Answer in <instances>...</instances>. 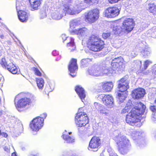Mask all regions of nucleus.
I'll return each mask as SVG.
<instances>
[{
  "label": "nucleus",
  "instance_id": "nucleus-1",
  "mask_svg": "<svg viewBox=\"0 0 156 156\" xmlns=\"http://www.w3.org/2000/svg\"><path fill=\"white\" fill-rule=\"evenodd\" d=\"M146 106L141 102L136 104L126 115V122L132 125L133 124L138 122L139 126H141V114L144 112Z\"/></svg>",
  "mask_w": 156,
  "mask_h": 156
},
{
  "label": "nucleus",
  "instance_id": "nucleus-2",
  "mask_svg": "<svg viewBox=\"0 0 156 156\" xmlns=\"http://www.w3.org/2000/svg\"><path fill=\"white\" fill-rule=\"evenodd\" d=\"M118 87L119 92L118 93L117 96L118 102L121 106H122L125 105L124 101L127 97V92L126 90L129 87L128 76H125L121 79L118 81Z\"/></svg>",
  "mask_w": 156,
  "mask_h": 156
},
{
  "label": "nucleus",
  "instance_id": "nucleus-3",
  "mask_svg": "<svg viewBox=\"0 0 156 156\" xmlns=\"http://www.w3.org/2000/svg\"><path fill=\"white\" fill-rule=\"evenodd\" d=\"M119 152L122 154H126L129 151L131 145L129 140L125 136L119 134L114 138Z\"/></svg>",
  "mask_w": 156,
  "mask_h": 156
},
{
  "label": "nucleus",
  "instance_id": "nucleus-4",
  "mask_svg": "<svg viewBox=\"0 0 156 156\" xmlns=\"http://www.w3.org/2000/svg\"><path fill=\"white\" fill-rule=\"evenodd\" d=\"M78 14L74 7L72 8L67 5H63L62 8H59L55 11L51 15L52 18L55 20H60L66 14L74 15Z\"/></svg>",
  "mask_w": 156,
  "mask_h": 156
},
{
  "label": "nucleus",
  "instance_id": "nucleus-5",
  "mask_svg": "<svg viewBox=\"0 0 156 156\" xmlns=\"http://www.w3.org/2000/svg\"><path fill=\"white\" fill-rule=\"evenodd\" d=\"M87 42L90 49L94 52L100 51L104 47V42L100 38L94 35L90 37Z\"/></svg>",
  "mask_w": 156,
  "mask_h": 156
},
{
  "label": "nucleus",
  "instance_id": "nucleus-6",
  "mask_svg": "<svg viewBox=\"0 0 156 156\" xmlns=\"http://www.w3.org/2000/svg\"><path fill=\"white\" fill-rule=\"evenodd\" d=\"M112 70H108V65L105 64L100 67L96 66H92L88 69V72L90 75L98 76L104 74L110 76L112 74Z\"/></svg>",
  "mask_w": 156,
  "mask_h": 156
},
{
  "label": "nucleus",
  "instance_id": "nucleus-7",
  "mask_svg": "<svg viewBox=\"0 0 156 156\" xmlns=\"http://www.w3.org/2000/svg\"><path fill=\"white\" fill-rule=\"evenodd\" d=\"M34 99V96L30 94L27 97L20 99L17 104L15 103L16 109L20 112L27 110L31 107L32 102L35 100Z\"/></svg>",
  "mask_w": 156,
  "mask_h": 156
},
{
  "label": "nucleus",
  "instance_id": "nucleus-8",
  "mask_svg": "<svg viewBox=\"0 0 156 156\" xmlns=\"http://www.w3.org/2000/svg\"><path fill=\"white\" fill-rule=\"evenodd\" d=\"M82 108H79L75 117V123L77 126L81 127L85 126L88 123V117L87 114L81 112Z\"/></svg>",
  "mask_w": 156,
  "mask_h": 156
},
{
  "label": "nucleus",
  "instance_id": "nucleus-9",
  "mask_svg": "<svg viewBox=\"0 0 156 156\" xmlns=\"http://www.w3.org/2000/svg\"><path fill=\"white\" fill-rule=\"evenodd\" d=\"M99 0H78L76 6L74 7L78 14L85 9L87 5H93L98 3Z\"/></svg>",
  "mask_w": 156,
  "mask_h": 156
},
{
  "label": "nucleus",
  "instance_id": "nucleus-10",
  "mask_svg": "<svg viewBox=\"0 0 156 156\" xmlns=\"http://www.w3.org/2000/svg\"><path fill=\"white\" fill-rule=\"evenodd\" d=\"M99 16V10L97 9L91 10L85 14V21L92 23L95 22Z\"/></svg>",
  "mask_w": 156,
  "mask_h": 156
},
{
  "label": "nucleus",
  "instance_id": "nucleus-11",
  "mask_svg": "<svg viewBox=\"0 0 156 156\" xmlns=\"http://www.w3.org/2000/svg\"><path fill=\"white\" fill-rule=\"evenodd\" d=\"M44 125L43 119L36 117L31 122L30 125L31 130L34 132H37L41 129Z\"/></svg>",
  "mask_w": 156,
  "mask_h": 156
},
{
  "label": "nucleus",
  "instance_id": "nucleus-12",
  "mask_svg": "<svg viewBox=\"0 0 156 156\" xmlns=\"http://www.w3.org/2000/svg\"><path fill=\"white\" fill-rule=\"evenodd\" d=\"M120 10L116 7L107 8L104 11V15L107 18H114L119 14Z\"/></svg>",
  "mask_w": 156,
  "mask_h": 156
},
{
  "label": "nucleus",
  "instance_id": "nucleus-13",
  "mask_svg": "<svg viewBox=\"0 0 156 156\" xmlns=\"http://www.w3.org/2000/svg\"><path fill=\"white\" fill-rule=\"evenodd\" d=\"M102 98L103 103L109 108H112L114 105V99L112 95L109 94H101L100 95Z\"/></svg>",
  "mask_w": 156,
  "mask_h": 156
},
{
  "label": "nucleus",
  "instance_id": "nucleus-14",
  "mask_svg": "<svg viewBox=\"0 0 156 156\" xmlns=\"http://www.w3.org/2000/svg\"><path fill=\"white\" fill-rule=\"evenodd\" d=\"M1 64L3 67L7 68V69L13 74H16L18 72V69L16 66L12 62L7 64L4 58H2Z\"/></svg>",
  "mask_w": 156,
  "mask_h": 156
},
{
  "label": "nucleus",
  "instance_id": "nucleus-15",
  "mask_svg": "<svg viewBox=\"0 0 156 156\" xmlns=\"http://www.w3.org/2000/svg\"><path fill=\"white\" fill-rule=\"evenodd\" d=\"M76 62V59H72L68 66L69 70L70 72L69 74L73 77L76 75L78 68Z\"/></svg>",
  "mask_w": 156,
  "mask_h": 156
},
{
  "label": "nucleus",
  "instance_id": "nucleus-16",
  "mask_svg": "<svg viewBox=\"0 0 156 156\" xmlns=\"http://www.w3.org/2000/svg\"><path fill=\"white\" fill-rule=\"evenodd\" d=\"M134 26V23L132 19H126L124 20L122 23V27L124 30L129 32L131 31L133 29Z\"/></svg>",
  "mask_w": 156,
  "mask_h": 156
},
{
  "label": "nucleus",
  "instance_id": "nucleus-17",
  "mask_svg": "<svg viewBox=\"0 0 156 156\" xmlns=\"http://www.w3.org/2000/svg\"><path fill=\"white\" fill-rule=\"evenodd\" d=\"M122 61L123 59L121 57L115 58L112 60L111 63V65L112 67V68H110L108 69V70H112L111 72L112 73V75H113L115 72V70L117 69L119 67H120V65L122 64Z\"/></svg>",
  "mask_w": 156,
  "mask_h": 156
},
{
  "label": "nucleus",
  "instance_id": "nucleus-18",
  "mask_svg": "<svg viewBox=\"0 0 156 156\" xmlns=\"http://www.w3.org/2000/svg\"><path fill=\"white\" fill-rule=\"evenodd\" d=\"M20 3L16 4V9L18 12V15L19 20L22 22H26L28 18V16L26 12L20 10Z\"/></svg>",
  "mask_w": 156,
  "mask_h": 156
},
{
  "label": "nucleus",
  "instance_id": "nucleus-19",
  "mask_svg": "<svg viewBox=\"0 0 156 156\" xmlns=\"http://www.w3.org/2000/svg\"><path fill=\"white\" fill-rule=\"evenodd\" d=\"M72 33L76 34L79 35L80 38L81 37L82 39H84L89 35L90 32L89 30L85 27L80 28L78 30H73Z\"/></svg>",
  "mask_w": 156,
  "mask_h": 156
},
{
  "label": "nucleus",
  "instance_id": "nucleus-20",
  "mask_svg": "<svg viewBox=\"0 0 156 156\" xmlns=\"http://www.w3.org/2000/svg\"><path fill=\"white\" fill-rule=\"evenodd\" d=\"M145 94V90L144 89L138 88L133 91L132 96L133 98L138 99L143 98Z\"/></svg>",
  "mask_w": 156,
  "mask_h": 156
},
{
  "label": "nucleus",
  "instance_id": "nucleus-21",
  "mask_svg": "<svg viewBox=\"0 0 156 156\" xmlns=\"http://www.w3.org/2000/svg\"><path fill=\"white\" fill-rule=\"evenodd\" d=\"M100 140L98 137L94 136L91 139L89 144L88 149L90 150V149H96L100 145Z\"/></svg>",
  "mask_w": 156,
  "mask_h": 156
},
{
  "label": "nucleus",
  "instance_id": "nucleus-22",
  "mask_svg": "<svg viewBox=\"0 0 156 156\" xmlns=\"http://www.w3.org/2000/svg\"><path fill=\"white\" fill-rule=\"evenodd\" d=\"M75 90L82 101L84 103L86 96L84 89L80 86L78 85L75 87Z\"/></svg>",
  "mask_w": 156,
  "mask_h": 156
},
{
  "label": "nucleus",
  "instance_id": "nucleus-23",
  "mask_svg": "<svg viewBox=\"0 0 156 156\" xmlns=\"http://www.w3.org/2000/svg\"><path fill=\"white\" fill-rule=\"evenodd\" d=\"M32 10H37L40 7L42 0H29Z\"/></svg>",
  "mask_w": 156,
  "mask_h": 156
},
{
  "label": "nucleus",
  "instance_id": "nucleus-24",
  "mask_svg": "<svg viewBox=\"0 0 156 156\" xmlns=\"http://www.w3.org/2000/svg\"><path fill=\"white\" fill-rule=\"evenodd\" d=\"M68 134H69V135H70L71 134V132L67 133L66 131L65 130L63 133L62 137L67 143H72L74 142V138L71 136H69Z\"/></svg>",
  "mask_w": 156,
  "mask_h": 156
},
{
  "label": "nucleus",
  "instance_id": "nucleus-25",
  "mask_svg": "<svg viewBox=\"0 0 156 156\" xmlns=\"http://www.w3.org/2000/svg\"><path fill=\"white\" fill-rule=\"evenodd\" d=\"M67 41H69L66 47L68 49L70 50L71 51H74L76 49V46L74 42V39L71 37L68 38Z\"/></svg>",
  "mask_w": 156,
  "mask_h": 156
},
{
  "label": "nucleus",
  "instance_id": "nucleus-26",
  "mask_svg": "<svg viewBox=\"0 0 156 156\" xmlns=\"http://www.w3.org/2000/svg\"><path fill=\"white\" fill-rule=\"evenodd\" d=\"M102 89L106 92H110L112 89L113 84L112 82L102 83Z\"/></svg>",
  "mask_w": 156,
  "mask_h": 156
},
{
  "label": "nucleus",
  "instance_id": "nucleus-27",
  "mask_svg": "<svg viewBox=\"0 0 156 156\" xmlns=\"http://www.w3.org/2000/svg\"><path fill=\"white\" fill-rule=\"evenodd\" d=\"M142 134V133L141 132L134 131L131 133V138L134 140H137L138 141V140L140 139L141 140L140 141L141 142L142 140L141 139L142 137L141 135Z\"/></svg>",
  "mask_w": 156,
  "mask_h": 156
},
{
  "label": "nucleus",
  "instance_id": "nucleus-28",
  "mask_svg": "<svg viewBox=\"0 0 156 156\" xmlns=\"http://www.w3.org/2000/svg\"><path fill=\"white\" fill-rule=\"evenodd\" d=\"M133 104L130 100H129L126 104L125 107L122 109L121 113L122 114L128 112L131 108H133Z\"/></svg>",
  "mask_w": 156,
  "mask_h": 156
},
{
  "label": "nucleus",
  "instance_id": "nucleus-29",
  "mask_svg": "<svg viewBox=\"0 0 156 156\" xmlns=\"http://www.w3.org/2000/svg\"><path fill=\"white\" fill-rule=\"evenodd\" d=\"M113 32L115 34L119 36H121L123 33L122 28L118 26L113 27Z\"/></svg>",
  "mask_w": 156,
  "mask_h": 156
},
{
  "label": "nucleus",
  "instance_id": "nucleus-30",
  "mask_svg": "<svg viewBox=\"0 0 156 156\" xmlns=\"http://www.w3.org/2000/svg\"><path fill=\"white\" fill-rule=\"evenodd\" d=\"M80 24V22L76 19L70 22V31L71 34H73L72 33L73 30H71V29H73L75 28Z\"/></svg>",
  "mask_w": 156,
  "mask_h": 156
},
{
  "label": "nucleus",
  "instance_id": "nucleus-31",
  "mask_svg": "<svg viewBox=\"0 0 156 156\" xmlns=\"http://www.w3.org/2000/svg\"><path fill=\"white\" fill-rule=\"evenodd\" d=\"M37 85L40 89H42L44 87V80L41 78H36Z\"/></svg>",
  "mask_w": 156,
  "mask_h": 156
},
{
  "label": "nucleus",
  "instance_id": "nucleus-32",
  "mask_svg": "<svg viewBox=\"0 0 156 156\" xmlns=\"http://www.w3.org/2000/svg\"><path fill=\"white\" fill-rule=\"evenodd\" d=\"M92 61V59L89 58L83 59L81 61V66L83 67H87L90 62Z\"/></svg>",
  "mask_w": 156,
  "mask_h": 156
},
{
  "label": "nucleus",
  "instance_id": "nucleus-33",
  "mask_svg": "<svg viewBox=\"0 0 156 156\" xmlns=\"http://www.w3.org/2000/svg\"><path fill=\"white\" fill-rule=\"evenodd\" d=\"M149 12L154 14H156V5L154 4H151L149 5L148 7Z\"/></svg>",
  "mask_w": 156,
  "mask_h": 156
},
{
  "label": "nucleus",
  "instance_id": "nucleus-34",
  "mask_svg": "<svg viewBox=\"0 0 156 156\" xmlns=\"http://www.w3.org/2000/svg\"><path fill=\"white\" fill-rule=\"evenodd\" d=\"M98 111L99 112V113L102 115H105L107 116H109V113L106 112V109L103 106L101 107V108Z\"/></svg>",
  "mask_w": 156,
  "mask_h": 156
},
{
  "label": "nucleus",
  "instance_id": "nucleus-35",
  "mask_svg": "<svg viewBox=\"0 0 156 156\" xmlns=\"http://www.w3.org/2000/svg\"><path fill=\"white\" fill-rule=\"evenodd\" d=\"M150 49L148 48H145L143 49L141 51L142 55L144 56H147L149 55L150 53Z\"/></svg>",
  "mask_w": 156,
  "mask_h": 156
},
{
  "label": "nucleus",
  "instance_id": "nucleus-36",
  "mask_svg": "<svg viewBox=\"0 0 156 156\" xmlns=\"http://www.w3.org/2000/svg\"><path fill=\"white\" fill-rule=\"evenodd\" d=\"M102 106V105L97 102H94L93 106V109L94 110H97L98 111L101 108Z\"/></svg>",
  "mask_w": 156,
  "mask_h": 156
},
{
  "label": "nucleus",
  "instance_id": "nucleus-37",
  "mask_svg": "<svg viewBox=\"0 0 156 156\" xmlns=\"http://www.w3.org/2000/svg\"><path fill=\"white\" fill-rule=\"evenodd\" d=\"M150 75H151L153 78H154L156 77V64L154 65L153 66L151 75V74H150Z\"/></svg>",
  "mask_w": 156,
  "mask_h": 156
},
{
  "label": "nucleus",
  "instance_id": "nucleus-38",
  "mask_svg": "<svg viewBox=\"0 0 156 156\" xmlns=\"http://www.w3.org/2000/svg\"><path fill=\"white\" fill-rule=\"evenodd\" d=\"M152 63V62L149 60H146L144 62V69L145 70L147 69L149 65Z\"/></svg>",
  "mask_w": 156,
  "mask_h": 156
},
{
  "label": "nucleus",
  "instance_id": "nucleus-39",
  "mask_svg": "<svg viewBox=\"0 0 156 156\" xmlns=\"http://www.w3.org/2000/svg\"><path fill=\"white\" fill-rule=\"evenodd\" d=\"M33 70L34 72L35 73L36 75L38 76H41V73L39 71L38 69L35 68L34 67L33 68Z\"/></svg>",
  "mask_w": 156,
  "mask_h": 156
},
{
  "label": "nucleus",
  "instance_id": "nucleus-40",
  "mask_svg": "<svg viewBox=\"0 0 156 156\" xmlns=\"http://www.w3.org/2000/svg\"><path fill=\"white\" fill-rule=\"evenodd\" d=\"M151 119L153 122L156 123V112L152 114Z\"/></svg>",
  "mask_w": 156,
  "mask_h": 156
},
{
  "label": "nucleus",
  "instance_id": "nucleus-41",
  "mask_svg": "<svg viewBox=\"0 0 156 156\" xmlns=\"http://www.w3.org/2000/svg\"><path fill=\"white\" fill-rule=\"evenodd\" d=\"M110 36V33H103L102 34V37L104 39H106L109 37Z\"/></svg>",
  "mask_w": 156,
  "mask_h": 156
},
{
  "label": "nucleus",
  "instance_id": "nucleus-42",
  "mask_svg": "<svg viewBox=\"0 0 156 156\" xmlns=\"http://www.w3.org/2000/svg\"><path fill=\"white\" fill-rule=\"evenodd\" d=\"M47 116V114L46 113H44L41 115V116H38L37 118H40L43 119V123H44V119L46 118Z\"/></svg>",
  "mask_w": 156,
  "mask_h": 156
},
{
  "label": "nucleus",
  "instance_id": "nucleus-43",
  "mask_svg": "<svg viewBox=\"0 0 156 156\" xmlns=\"http://www.w3.org/2000/svg\"><path fill=\"white\" fill-rule=\"evenodd\" d=\"M47 16L46 13L45 12H43L41 14L40 17L41 19H43L46 17Z\"/></svg>",
  "mask_w": 156,
  "mask_h": 156
},
{
  "label": "nucleus",
  "instance_id": "nucleus-44",
  "mask_svg": "<svg viewBox=\"0 0 156 156\" xmlns=\"http://www.w3.org/2000/svg\"><path fill=\"white\" fill-rule=\"evenodd\" d=\"M135 63L137 65L138 67L140 68L141 66V61L139 60H137L135 61Z\"/></svg>",
  "mask_w": 156,
  "mask_h": 156
},
{
  "label": "nucleus",
  "instance_id": "nucleus-45",
  "mask_svg": "<svg viewBox=\"0 0 156 156\" xmlns=\"http://www.w3.org/2000/svg\"><path fill=\"white\" fill-rule=\"evenodd\" d=\"M119 0H108L109 3L113 4L117 2Z\"/></svg>",
  "mask_w": 156,
  "mask_h": 156
},
{
  "label": "nucleus",
  "instance_id": "nucleus-46",
  "mask_svg": "<svg viewBox=\"0 0 156 156\" xmlns=\"http://www.w3.org/2000/svg\"><path fill=\"white\" fill-rule=\"evenodd\" d=\"M62 37L63 41L66 40L67 41L68 38H69L67 37L65 34H62Z\"/></svg>",
  "mask_w": 156,
  "mask_h": 156
},
{
  "label": "nucleus",
  "instance_id": "nucleus-47",
  "mask_svg": "<svg viewBox=\"0 0 156 156\" xmlns=\"http://www.w3.org/2000/svg\"><path fill=\"white\" fill-rule=\"evenodd\" d=\"M4 149L5 151L7 152H9L10 151V148L9 146H5L4 147Z\"/></svg>",
  "mask_w": 156,
  "mask_h": 156
},
{
  "label": "nucleus",
  "instance_id": "nucleus-48",
  "mask_svg": "<svg viewBox=\"0 0 156 156\" xmlns=\"http://www.w3.org/2000/svg\"><path fill=\"white\" fill-rule=\"evenodd\" d=\"M150 109L153 112H154L156 110V108L154 106H151L150 107Z\"/></svg>",
  "mask_w": 156,
  "mask_h": 156
},
{
  "label": "nucleus",
  "instance_id": "nucleus-49",
  "mask_svg": "<svg viewBox=\"0 0 156 156\" xmlns=\"http://www.w3.org/2000/svg\"><path fill=\"white\" fill-rule=\"evenodd\" d=\"M20 126V132H22L23 130V125L21 123L19 124Z\"/></svg>",
  "mask_w": 156,
  "mask_h": 156
},
{
  "label": "nucleus",
  "instance_id": "nucleus-50",
  "mask_svg": "<svg viewBox=\"0 0 156 156\" xmlns=\"http://www.w3.org/2000/svg\"><path fill=\"white\" fill-rule=\"evenodd\" d=\"M0 135H1L2 136H3L5 137H6L8 136V135L6 133L4 132H3L1 133V131Z\"/></svg>",
  "mask_w": 156,
  "mask_h": 156
},
{
  "label": "nucleus",
  "instance_id": "nucleus-51",
  "mask_svg": "<svg viewBox=\"0 0 156 156\" xmlns=\"http://www.w3.org/2000/svg\"><path fill=\"white\" fill-rule=\"evenodd\" d=\"M109 154L110 156H118L116 154L113 152H109Z\"/></svg>",
  "mask_w": 156,
  "mask_h": 156
},
{
  "label": "nucleus",
  "instance_id": "nucleus-52",
  "mask_svg": "<svg viewBox=\"0 0 156 156\" xmlns=\"http://www.w3.org/2000/svg\"><path fill=\"white\" fill-rule=\"evenodd\" d=\"M136 56V55L135 53L134 52V51H132V52L131 53V56L133 57H134Z\"/></svg>",
  "mask_w": 156,
  "mask_h": 156
},
{
  "label": "nucleus",
  "instance_id": "nucleus-53",
  "mask_svg": "<svg viewBox=\"0 0 156 156\" xmlns=\"http://www.w3.org/2000/svg\"><path fill=\"white\" fill-rule=\"evenodd\" d=\"M12 156H17L16 153L13 152L12 153Z\"/></svg>",
  "mask_w": 156,
  "mask_h": 156
},
{
  "label": "nucleus",
  "instance_id": "nucleus-54",
  "mask_svg": "<svg viewBox=\"0 0 156 156\" xmlns=\"http://www.w3.org/2000/svg\"><path fill=\"white\" fill-rule=\"evenodd\" d=\"M152 35L153 37L156 38V34H152Z\"/></svg>",
  "mask_w": 156,
  "mask_h": 156
},
{
  "label": "nucleus",
  "instance_id": "nucleus-55",
  "mask_svg": "<svg viewBox=\"0 0 156 156\" xmlns=\"http://www.w3.org/2000/svg\"><path fill=\"white\" fill-rule=\"evenodd\" d=\"M56 52V51H52V53L53 54V55H56L58 54V53H57L56 54H54V52Z\"/></svg>",
  "mask_w": 156,
  "mask_h": 156
},
{
  "label": "nucleus",
  "instance_id": "nucleus-56",
  "mask_svg": "<svg viewBox=\"0 0 156 156\" xmlns=\"http://www.w3.org/2000/svg\"><path fill=\"white\" fill-rule=\"evenodd\" d=\"M4 36L2 35H0V37L2 39H3L4 38Z\"/></svg>",
  "mask_w": 156,
  "mask_h": 156
},
{
  "label": "nucleus",
  "instance_id": "nucleus-57",
  "mask_svg": "<svg viewBox=\"0 0 156 156\" xmlns=\"http://www.w3.org/2000/svg\"><path fill=\"white\" fill-rule=\"evenodd\" d=\"M30 156H38V154L31 155Z\"/></svg>",
  "mask_w": 156,
  "mask_h": 156
},
{
  "label": "nucleus",
  "instance_id": "nucleus-58",
  "mask_svg": "<svg viewBox=\"0 0 156 156\" xmlns=\"http://www.w3.org/2000/svg\"><path fill=\"white\" fill-rule=\"evenodd\" d=\"M3 79V78H2L0 77V81H1V80L2 79Z\"/></svg>",
  "mask_w": 156,
  "mask_h": 156
},
{
  "label": "nucleus",
  "instance_id": "nucleus-59",
  "mask_svg": "<svg viewBox=\"0 0 156 156\" xmlns=\"http://www.w3.org/2000/svg\"><path fill=\"white\" fill-rule=\"evenodd\" d=\"M154 137H155V139H156V133L155 134L154 136Z\"/></svg>",
  "mask_w": 156,
  "mask_h": 156
},
{
  "label": "nucleus",
  "instance_id": "nucleus-60",
  "mask_svg": "<svg viewBox=\"0 0 156 156\" xmlns=\"http://www.w3.org/2000/svg\"><path fill=\"white\" fill-rule=\"evenodd\" d=\"M12 35L13 36H14V34H12Z\"/></svg>",
  "mask_w": 156,
  "mask_h": 156
},
{
  "label": "nucleus",
  "instance_id": "nucleus-61",
  "mask_svg": "<svg viewBox=\"0 0 156 156\" xmlns=\"http://www.w3.org/2000/svg\"><path fill=\"white\" fill-rule=\"evenodd\" d=\"M11 36L12 37V35H11Z\"/></svg>",
  "mask_w": 156,
  "mask_h": 156
},
{
  "label": "nucleus",
  "instance_id": "nucleus-62",
  "mask_svg": "<svg viewBox=\"0 0 156 156\" xmlns=\"http://www.w3.org/2000/svg\"><path fill=\"white\" fill-rule=\"evenodd\" d=\"M78 129V130H79V129Z\"/></svg>",
  "mask_w": 156,
  "mask_h": 156
},
{
  "label": "nucleus",
  "instance_id": "nucleus-63",
  "mask_svg": "<svg viewBox=\"0 0 156 156\" xmlns=\"http://www.w3.org/2000/svg\"><path fill=\"white\" fill-rule=\"evenodd\" d=\"M1 20V19L0 18V20Z\"/></svg>",
  "mask_w": 156,
  "mask_h": 156
}]
</instances>
